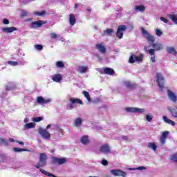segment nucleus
I'll return each mask as SVG.
<instances>
[{
  "label": "nucleus",
  "mask_w": 177,
  "mask_h": 177,
  "mask_svg": "<svg viewBox=\"0 0 177 177\" xmlns=\"http://www.w3.org/2000/svg\"><path fill=\"white\" fill-rule=\"evenodd\" d=\"M156 77V82L158 84V86L159 87V91H160V92H162V91H164V77H162V75H161V73H157Z\"/></svg>",
  "instance_id": "f257e3e1"
},
{
  "label": "nucleus",
  "mask_w": 177,
  "mask_h": 177,
  "mask_svg": "<svg viewBox=\"0 0 177 177\" xmlns=\"http://www.w3.org/2000/svg\"><path fill=\"white\" fill-rule=\"evenodd\" d=\"M126 30H127V26L125 25L119 26L116 31V37L119 39H122V38L124 37V31H126Z\"/></svg>",
  "instance_id": "f03ea898"
},
{
  "label": "nucleus",
  "mask_w": 177,
  "mask_h": 177,
  "mask_svg": "<svg viewBox=\"0 0 177 177\" xmlns=\"http://www.w3.org/2000/svg\"><path fill=\"white\" fill-rule=\"evenodd\" d=\"M39 134L41 136L42 139L45 140H48V139H50V133L46 129H42V127L39 128L38 129Z\"/></svg>",
  "instance_id": "7ed1b4c3"
},
{
  "label": "nucleus",
  "mask_w": 177,
  "mask_h": 177,
  "mask_svg": "<svg viewBox=\"0 0 177 177\" xmlns=\"http://www.w3.org/2000/svg\"><path fill=\"white\" fill-rule=\"evenodd\" d=\"M69 101L71 102V104H69L70 110H73L74 109V104H82V100L80 98H75V97H70Z\"/></svg>",
  "instance_id": "20e7f679"
},
{
  "label": "nucleus",
  "mask_w": 177,
  "mask_h": 177,
  "mask_svg": "<svg viewBox=\"0 0 177 177\" xmlns=\"http://www.w3.org/2000/svg\"><path fill=\"white\" fill-rule=\"evenodd\" d=\"M125 111L127 113H138L140 114H143L146 110L145 109L136 108V107H127Z\"/></svg>",
  "instance_id": "39448f33"
},
{
  "label": "nucleus",
  "mask_w": 177,
  "mask_h": 177,
  "mask_svg": "<svg viewBox=\"0 0 177 177\" xmlns=\"http://www.w3.org/2000/svg\"><path fill=\"white\" fill-rule=\"evenodd\" d=\"M142 60H143V55H142L138 57V56L131 53V56L129 59V63H130L131 64H133V63H135V62H142Z\"/></svg>",
  "instance_id": "423d86ee"
},
{
  "label": "nucleus",
  "mask_w": 177,
  "mask_h": 177,
  "mask_svg": "<svg viewBox=\"0 0 177 177\" xmlns=\"http://www.w3.org/2000/svg\"><path fill=\"white\" fill-rule=\"evenodd\" d=\"M142 34L147 38V41H149V42H154V41H156V39L153 37V35L147 32V30H145L144 28L142 29Z\"/></svg>",
  "instance_id": "0eeeda50"
},
{
  "label": "nucleus",
  "mask_w": 177,
  "mask_h": 177,
  "mask_svg": "<svg viewBox=\"0 0 177 177\" xmlns=\"http://www.w3.org/2000/svg\"><path fill=\"white\" fill-rule=\"evenodd\" d=\"M37 102L39 104H48V103H50L52 102L51 99H45L42 96H39L37 97Z\"/></svg>",
  "instance_id": "6e6552de"
},
{
  "label": "nucleus",
  "mask_w": 177,
  "mask_h": 177,
  "mask_svg": "<svg viewBox=\"0 0 177 177\" xmlns=\"http://www.w3.org/2000/svg\"><path fill=\"white\" fill-rule=\"evenodd\" d=\"M167 111H169V113H170L171 117H173V118H176L177 119V106L176 108H174L171 106H168L167 107Z\"/></svg>",
  "instance_id": "1a4fd4ad"
},
{
  "label": "nucleus",
  "mask_w": 177,
  "mask_h": 177,
  "mask_svg": "<svg viewBox=\"0 0 177 177\" xmlns=\"http://www.w3.org/2000/svg\"><path fill=\"white\" fill-rule=\"evenodd\" d=\"M167 96L171 100V102H173V103H176L177 102V96L176 94L171 91V90L167 91Z\"/></svg>",
  "instance_id": "9d476101"
},
{
  "label": "nucleus",
  "mask_w": 177,
  "mask_h": 177,
  "mask_svg": "<svg viewBox=\"0 0 177 177\" xmlns=\"http://www.w3.org/2000/svg\"><path fill=\"white\" fill-rule=\"evenodd\" d=\"M100 151L104 154H109L110 153V146L109 144L102 145L100 148Z\"/></svg>",
  "instance_id": "9b49d317"
},
{
  "label": "nucleus",
  "mask_w": 177,
  "mask_h": 177,
  "mask_svg": "<svg viewBox=\"0 0 177 177\" xmlns=\"http://www.w3.org/2000/svg\"><path fill=\"white\" fill-rule=\"evenodd\" d=\"M111 174L114 175V176H125L127 175V173H125V171L120 169L111 170Z\"/></svg>",
  "instance_id": "f8f14e48"
},
{
  "label": "nucleus",
  "mask_w": 177,
  "mask_h": 177,
  "mask_svg": "<svg viewBox=\"0 0 177 177\" xmlns=\"http://www.w3.org/2000/svg\"><path fill=\"white\" fill-rule=\"evenodd\" d=\"M45 21L42 20H39L37 21H33L31 23V28H39L42 26V24H45Z\"/></svg>",
  "instance_id": "ddd939ff"
},
{
  "label": "nucleus",
  "mask_w": 177,
  "mask_h": 177,
  "mask_svg": "<svg viewBox=\"0 0 177 177\" xmlns=\"http://www.w3.org/2000/svg\"><path fill=\"white\" fill-rule=\"evenodd\" d=\"M82 122H84L82 118H76L74 120L73 125L75 128H80L82 125Z\"/></svg>",
  "instance_id": "4468645a"
},
{
  "label": "nucleus",
  "mask_w": 177,
  "mask_h": 177,
  "mask_svg": "<svg viewBox=\"0 0 177 177\" xmlns=\"http://www.w3.org/2000/svg\"><path fill=\"white\" fill-rule=\"evenodd\" d=\"M2 31L6 34H9L10 32H13L15 31H17V28L16 27H8V28H3Z\"/></svg>",
  "instance_id": "2eb2a0df"
},
{
  "label": "nucleus",
  "mask_w": 177,
  "mask_h": 177,
  "mask_svg": "<svg viewBox=\"0 0 177 177\" xmlns=\"http://www.w3.org/2000/svg\"><path fill=\"white\" fill-rule=\"evenodd\" d=\"M77 71L80 74H85L88 71L87 66H78L77 68Z\"/></svg>",
  "instance_id": "dca6fc26"
},
{
  "label": "nucleus",
  "mask_w": 177,
  "mask_h": 177,
  "mask_svg": "<svg viewBox=\"0 0 177 177\" xmlns=\"http://www.w3.org/2000/svg\"><path fill=\"white\" fill-rule=\"evenodd\" d=\"M80 142L82 145H84L85 146H87V145H89V143H91V140H89V137L88 136H83L81 138Z\"/></svg>",
  "instance_id": "f3484780"
},
{
  "label": "nucleus",
  "mask_w": 177,
  "mask_h": 177,
  "mask_svg": "<svg viewBox=\"0 0 177 177\" xmlns=\"http://www.w3.org/2000/svg\"><path fill=\"white\" fill-rule=\"evenodd\" d=\"M77 23V19H75V15L74 14L69 15V24L71 26H75Z\"/></svg>",
  "instance_id": "a211bd4d"
},
{
  "label": "nucleus",
  "mask_w": 177,
  "mask_h": 177,
  "mask_svg": "<svg viewBox=\"0 0 177 177\" xmlns=\"http://www.w3.org/2000/svg\"><path fill=\"white\" fill-rule=\"evenodd\" d=\"M55 162H57L59 165H62V164H66L67 162V159L62 158H54Z\"/></svg>",
  "instance_id": "6ab92c4d"
},
{
  "label": "nucleus",
  "mask_w": 177,
  "mask_h": 177,
  "mask_svg": "<svg viewBox=\"0 0 177 177\" xmlns=\"http://www.w3.org/2000/svg\"><path fill=\"white\" fill-rule=\"evenodd\" d=\"M62 78V77L60 74H55L52 76V80L54 81V82H61Z\"/></svg>",
  "instance_id": "aec40b11"
},
{
  "label": "nucleus",
  "mask_w": 177,
  "mask_h": 177,
  "mask_svg": "<svg viewBox=\"0 0 177 177\" xmlns=\"http://www.w3.org/2000/svg\"><path fill=\"white\" fill-rule=\"evenodd\" d=\"M96 48H97V50H99V52H100V53H106V47H104V46H103V44H97Z\"/></svg>",
  "instance_id": "412c9836"
},
{
  "label": "nucleus",
  "mask_w": 177,
  "mask_h": 177,
  "mask_svg": "<svg viewBox=\"0 0 177 177\" xmlns=\"http://www.w3.org/2000/svg\"><path fill=\"white\" fill-rule=\"evenodd\" d=\"M163 121L166 122V124H169V125H171V127H175V122L172 121L171 119H169L167 118V116L162 117Z\"/></svg>",
  "instance_id": "4be33fe9"
},
{
  "label": "nucleus",
  "mask_w": 177,
  "mask_h": 177,
  "mask_svg": "<svg viewBox=\"0 0 177 177\" xmlns=\"http://www.w3.org/2000/svg\"><path fill=\"white\" fill-rule=\"evenodd\" d=\"M103 71L104 74H108V75H113L114 74V70L111 68H104Z\"/></svg>",
  "instance_id": "5701e85b"
},
{
  "label": "nucleus",
  "mask_w": 177,
  "mask_h": 177,
  "mask_svg": "<svg viewBox=\"0 0 177 177\" xmlns=\"http://www.w3.org/2000/svg\"><path fill=\"white\" fill-rule=\"evenodd\" d=\"M167 53L174 55V56H176V55H177L176 50L174 47H167Z\"/></svg>",
  "instance_id": "b1692460"
},
{
  "label": "nucleus",
  "mask_w": 177,
  "mask_h": 177,
  "mask_svg": "<svg viewBox=\"0 0 177 177\" xmlns=\"http://www.w3.org/2000/svg\"><path fill=\"white\" fill-rule=\"evenodd\" d=\"M129 171H145L146 167L145 166H140L139 167H131L127 168Z\"/></svg>",
  "instance_id": "393cba45"
},
{
  "label": "nucleus",
  "mask_w": 177,
  "mask_h": 177,
  "mask_svg": "<svg viewBox=\"0 0 177 177\" xmlns=\"http://www.w3.org/2000/svg\"><path fill=\"white\" fill-rule=\"evenodd\" d=\"M113 32H114V29L113 28H107L105 30H104V35H109V37H111Z\"/></svg>",
  "instance_id": "a878e982"
},
{
  "label": "nucleus",
  "mask_w": 177,
  "mask_h": 177,
  "mask_svg": "<svg viewBox=\"0 0 177 177\" xmlns=\"http://www.w3.org/2000/svg\"><path fill=\"white\" fill-rule=\"evenodd\" d=\"M152 48L154 50H161L162 49V44H153Z\"/></svg>",
  "instance_id": "bb28decb"
},
{
  "label": "nucleus",
  "mask_w": 177,
  "mask_h": 177,
  "mask_svg": "<svg viewBox=\"0 0 177 177\" xmlns=\"http://www.w3.org/2000/svg\"><path fill=\"white\" fill-rule=\"evenodd\" d=\"M46 165V162H43L41 160H39L37 164L35 166V168H37V169H39V168H42Z\"/></svg>",
  "instance_id": "cd10ccee"
},
{
  "label": "nucleus",
  "mask_w": 177,
  "mask_h": 177,
  "mask_svg": "<svg viewBox=\"0 0 177 177\" xmlns=\"http://www.w3.org/2000/svg\"><path fill=\"white\" fill-rule=\"evenodd\" d=\"M135 10H137V12H145V10H146V7L143 5L136 6Z\"/></svg>",
  "instance_id": "c85d7f7f"
},
{
  "label": "nucleus",
  "mask_w": 177,
  "mask_h": 177,
  "mask_svg": "<svg viewBox=\"0 0 177 177\" xmlns=\"http://www.w3.org/2000/svg\"><path fill=\"white\" fill-rule=\"evenodd\" d=\"M147 147H149V149H151V150H153V151H156V150H157V145L154 142L148 143Z\"/></svg>",
  "instance_id": "c756f323"
},
{
  "label": "nucleus",
  "mask_w": 177,
  "mask_h": 177,
  "mask_svg": "<svg viewBox=\"0 0 177 177\" xmlns=\"http://www.w3.org/2000/svg\"><path fill=\"white\" fill-rule=\"evenodd\" d=\"M31 128H35V122L28 123V124H26L24 126V129H31Z\"/></svg>",
  "instance_id": "7c9ffc66"
},
{
  "label": "nucleus",
  "mask_w": 177,
  "mask_h": 177,
  "mask_svg": "<svg viewBox=\"0 0 177 177\" xmlns=\"http://www.w3.org/2000/svg\"><path fill=\"white\" fill-rule=\"evenodd\" d=\"M33 15L36 16H41L42 17L46 15V11L42 10V11H36L33 12Z\"/></svg>",
  "instance_id": "2f4dec72"
},
{
  "label": "nucleus",
  "mask_w": 177,
  "mask_h": 177,
  "mask_svg": "<svg viewBox=\"0 0 177 177\" xmlns=\"http://www.w3.org/2000/svg\"><path fill=\"white\" fill-rule=\"evenodd\" d=\"M57 68H63L64 67V62L63 61H57L55 63Z\"/></svg>",
  "instance_id": "473e14b6"
},
{
  "label": "nucleus",
  "mask_w": 177,
  "mask_h": 177,
  "mask_svg": "<svg viewBox=\"0 0 177 177\" xmlns=\"http://www.w3.org/2000/svg\"><path fill=\"white\" fill-rule=\"evenodd\" d=\"M39 171H40V172H41V174H44V175H46V176L56 177V176H55L53 174H50L42 169H40Z\"/></svg>",
  "instance_id": "72a5a7b5"
},
{
  "label": "nucleus",
  "mask_w": 177,
  "mask_h": 177,
  "mask_svg": "<svg viewBox=\"0 0 177 177\" xmlns=\"http://www.w3.org/2000/svg\"><path fill=\"white\" fill-rule=\"evenodd\" d=\"M13 151H15V153H21V151H28V150L19 147H14Z\"/></svg>",
  "instance_id": "f704fd0d"
},
{
  "label": "nucleus",
  "mask_w": 177,
  "mask_h": 177,
  "mask_svg": "<svg viewBox=\"0 0 177 177\" xmlns=\"http://www.w3.org/2000/svg\"><path fill=\"white\" fill-rule=\"evenodd\" d=\"M39 161H43L44 162H46V154L41 153Z\"/></svg>",
  "instance_id": "c9c22d12"
},
{
  "label": "nucleus",
  "mask_w": 177,
  "mask_h": 177,
  "mask_svg": "<svg viewBox=\"0 0 177 177\" xmlns=\"http://www.w3.org/2000/svg\"><path fill=\"white\" fill-rule=\"evenodd\" d=\"M169 18L171 19L176 24H177V15H169Z\"/></svg>",
  "instance_id": "e433bc0d"
},
{
  "label": "nucleus",
  "mask_w": 177,
  "mask_h": 177,
  "mask_svg": "<svg viewBox=\"0 0 177 177\" xmlns=\"http://www.w3.org/2000/svg\"><path fill=\"white\" fill-rule=\"evenodd\" d=\"M83 95L87 99L88 102H91V95H89V93L88 91H84Z\"/></svg>",
  "instance_id": "4c0bfd02"
},
{
  "label": "nucleus",
  "mask_w": 177,
  "mask_h": 177,
  "mask_svg": "<svg viewBox=\"0 0 177 177\" xmlns=\"http://www.w3.org/2000/svg\"><path fill=\"white\" fill-rule=\"evenodd\" d=\"M124 85L127 88H133V84L131 82H129V81L124 82Z\"/></svg>",
  "instance_id": "58836bf2"
},
{
  "label": "nucleus",
  "mask_w": 177,
  "mask_h": 177,
  "mask_svg": "<svg viewBox=\"0 0 177 177\" xmlns=\"http://www.w3.org/2000/svg\"><path fill=\"white\" fill-rule=\"evenodd\" d=\"M145 118L147 120V121H148V122H151V121H153V115L151 114H147L145 116Z\"/></svg>",
  "instance_id": "ea45409f"
},
{
  "label": "nucleus",
  "mask_w": 177,
  "mask_h": 177,
  "mask_svg": "<svg viewBox=\"0 0 177 177\" xmlns=\"http://www.w3.org/2000/svg\"><path fill=\"white\" fill-rule=\"evenodd\" d=\"M0 143H2V145H3V146H9V142H8V140L0 138Z\"/></svg>",
  "instance_id": "a19ab883"
},
{
  "label": "nucleus",
  "mask_w": 177,
  "mask_h": 177,
  "mask_svg": "<svg viewBox=\"0 0 177 177\" xmlns=\"http://www.w3.org/2000/svg\"><path fill=\"white\" fill-rule=\"evenodd\" d=\"M28 15V12L26 10H21V17H26Z\"/></svg>",
  "instance_id": "79ce46f5"
},
{
  "label": "nucleus",
  "mask_w": 177,
  "mask_h": 177,
  "mask_svg": "<svg viewBox=\"0 0 177 177\" xmlns=\"http://www.w3.org/2000/svg\"><path fill=\"white\" fill-rule=\"evenodd\" d=\"M34 47L37 50H42V49H44V46L41 44H36Z\"/></svg>",
  "instance_id": "37998d69"
},
{
  "label": "nucleus",
  "mask_w": 177,
  "mask_h": 177,
  "mask_svg": "<svg viewBox=\"0 0 177 177\" xmlns=\"http://www.w3.org/2000/svg\"><path fill=\"white\" fill-rule=\"evenodd\" d=\"M32 2V0H21V3H22L23 5H28V3H31Z\"/></svg>",
  "instance_id": "c03bdc74"
},
{
  "label": "nucleus",
  "mask_w": 177,
  "mask_h": 177,
  "mask_svg": "<svg viewBox=\"0 0 177 177\" xmlns=\"http://www.w3.org/2000/svg\"><path fill=\"white\" fill-rule=\"evenodd\" d=\"M42 120H44V118L37 117V118H34L32 121H34V122H39V121H42Z\"/></svg>",
  "instance_id": "a18cd8bd"
},
{
  "label": "nucleus",
  "mask_w": 177,
  "mask_h": 177,
  "mask_svg": "<svg viewBox=\"0 0 177 177\" xmlns=\"http://www.w3.org/2000/svg\"><path fill=\"white\" fill-rule=\"evenodd\" d=\"M50 38H52V39H57V34L55 33V32H52L50 34Z\"/></svg>",
  "instance_id": "49530a36"
},
{
  "label": "nucleus",
  "mask_w": 177,
  "mask_h": 177,
  "mask_svg": "<svg viewBox=\"0 0 177 177\" xmlns=\"http://www.w3.org/2000/svg\"><path fill=\"white\" fill-rule=\"evenodd\" d=\"M154 52H156L154 49L151 48L148 50V53L149 55H150V56H154V53H155Z\"/></svg>",
  "instance_id": "de8ad7c7"
},
{
  "label": "nucleus",
  "mask_w": 177,
  "mask_h": 177,
  "mask_svg": "<svg viewBox=\"0 0 177 177\" xmlns=\"http://www.w3.org/2000/svg\"><path fill=\"white\" fill-rule=\"evenodd\" d=\"M168 135H169V132L168 131H164L162 134V138H164L165 139H167V136H168Z\"/></svg>",
  "instance_id": "09e8293b"
},
{
  "label": "nucleus",
  "mask_w": 177,
  "mask_h": 177,
  "mask_svg": "<svg viewBox=\"0 0 177 177\" xmlns=\"http://www.w3.org/2000/svg\"><path fill=\"white\" fill-rule=\"evenodd\" d=\"M8 64H10V66H17L18 63L14 61H8Z\"/></svg>",
  "instance_id": "8fccbe9b"
},
{
  "label": "nucleus",
  "mask_w": 177,
  "mask_h": 177,
  "mask_svg": "<svg viewBox=\"0 0 177 177\" xmlns=\"http://www.w3.org/2000/svg\"><path fill=\"white\" fill-rule=\"evenodd\" d=\"M156 33L158 37H161V35H162V32H161L160 29H156Z\"/></svg>",
  "instance_id": "3c124183"
},
{
  "label": "nucleus",
  "mask_w": 177,
  "mask_h": 177,
  "mask_svg": "<svg viewBox=\"0 0 177 177\" xmlns=\"http://www.w3.org/2000/svg\"><path fill=\"white\" fill-rule=\"evenodd\" d=\"M52 129H54L55 131H59V129H60V127H59L57 124H53Z\"/></svg>",
  "instance_id": "603ef678"
},
{
  "label": "nucleus",
  "mask_w": 177,
  "mask_h": 177,
  "mask_svg": "<svg viewBox=\"0 0 177 177\" xmlns=\"http://www.w3.org/2000/svg\"><path fill=\"white\" fill-rule=\"evenodd\" d=\"M167 140V138H164L163 137H160V143L162 145H165V140Z\"/></svg>",
  "instance_id": "864d4df0"
},
{
  "label": "nucleus",
  "mask_w": 177,
  "mask_h": 177,
  "mask_svg": "<svg viewBox=\"0 0 177 177\" xmlns=\"http://www.w3.org/2000/svg\"><path fill=\"white\" fill-rule=\"evenodd\" d=\"M101 164L102 165H104V167H106V165H108L109 162H107L106 160L104 159V160H102Z\"/></svg>",
  "instance_id": "5fc2aeb1"
},
{
  "label": "nucleus",
  "mask_w": 177,
  "mask_h": 177,
  "mask_svg": "<svg viewBox=\"0 0 177 177\" xmlns=\"http://www.w3.org/2000/svg\"><path fill=\"white\" fill-rule=\"evenodd\" d=\"M160 20L162 21H163V23H168V19H167L166 18H165V17H160Z\"/></svg>",
  "instance_id": "6e6d98bb"
},
{
  "label": "nucleus",
  "mask_w": 177,
  "mask_h": 177,
  "mask_svg": "<svg viewBox=\"0 0 177 177\" xmlns=\"http://www.w3.org/2000/svg\"><path fill=\"white\" fill-rule=\"evenodd\" d=\"M3 24H9V19H4L3 21Z\"/></svg>",
  "instance_id": "4d7b16f0"
},
{
  "label": "nucleus",
  "mask_w": 177,
  "mask_h": 177,
  "mask_svg": "<svg viewBox=\"0 0 177 177\" xmlns=\"http://www.w3.org/2000/svg\"><path fill=\"white\" fill-rule=\"evenodd\" d=\"M16 143H18L19 145H21V146H24V142L19 140L15 141Z\"/></svg>",
  "instance_id": "13d9d810"
},
{
  "label": "nucleus",
  "mask_w": 177,
  "mask_h": 177,
  "mask_svg": "<svg viewBox=\"0 0 177 177\" xmlns=\"http://www.w3.org/2000/svg\"><path fill=\"white\" fill-rule=\"evenodd\" d=\"M151 59L153 63H156V57L154 55H152Z\"/></svg>",
  "instance_id": "bf43d9fd"
},
{
  "label": "nucleus",
  "mask_w": 177,
  "mask_h": 177,
  "mask_svg": "<svg viewBox=\"0 0 177 177\" xmlns=\"http://www.w3.org/2000/svg\"><path fill=\"white\" fill-rule=\"evenodd\" d=\"M121 139H122V140H127L128 139V136H122L121 137Z\"/></svg>",
  "instance_id": "052dcab7"
},
{
  "label": "nucleus",
  "mask_w": 177,
  "mask_h": 177,
  "mask_svg": "<svg viewBox=\"0 0 177 177\" xmlns=\"http://www.w3.org/2000/svg\"><path fill=\"white\" fill-rule=\"evenodd\" d=\"M53 124H48L46 127V131H48V129H50V128H52Z\"/></svg>",
  "instance_id": "680f3d73"
},
{
  "label": "nucleus",
  "mask_w": 177,
  "mask_h": 177,
  "mask_svg": "<svg viewBox=\"0 0 177 177\" xmlns=\"http://www.w3.org/2000/svg\"><path fill=\"white\" fill-rule=\"evenodd\" d=\"M58 131H59V133H61L62 135H64V131L63 129H59Z\"/></svg>",
  "instance_id": "e2e57ef3"
},
{
  "label": "nucleus",
  "mask_w": 177,
  "mask_h": 177,
  "mask_svg": "<svg viewBox=\"0 0 177 177\" xmlns=\"http://www.w3.org/2000/svg\"><path fill=\"white\" fill-rule=\"evenodd\" d=\"M6 89H7V91H12V89H13V88L12 86H8L6 87Z\"/></svg>",
  "instance_id": "0e129e2a"
},
{
  "label": "nucleus",
  "mask_w": 177,
  "mask_h": 177,
  "mask_svg": "<svg viewBox=\"0 0 177 177\" xmlns=\"http://www.w3.org/2000/svg\"><path fill=\"white\" fill-rule=\"evenodd\" d=\"M97 59H98L99 62H101V60H102V57H100V55H97Z\"/></svg>",
  "instance_id": "69168bd1"
},
{
  "label": "nucleus",
  "mask_w": 177,
  "mask_h": 177,
  "mask_svg": "<svg viewBox=\"0 0 177 177\" xmlns=\"http://www.w3.org/2000/svg\"><path fill=\"white\" fill-rule=\"evenodd\" d=\"M9 142H16V140L13 138H9Z\"/></svg>",
  "instance_id": "338daca9"
},
{
  "label": "nucleus",
  "mask_w": 177,
  "mask_h": 177,
  "mask_svg": "<svg viewBox=\"0 0 177 177\" xmlns=\"http://www.w3.org/2000/svg\"><path fill=\"white\" fill-rule=\"evenodd\" d=\"M24 121L25 123H27V122H28V118H25Z\"/></svg>",
  "instance_id": "774afa93"
}]
</instances>
